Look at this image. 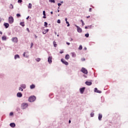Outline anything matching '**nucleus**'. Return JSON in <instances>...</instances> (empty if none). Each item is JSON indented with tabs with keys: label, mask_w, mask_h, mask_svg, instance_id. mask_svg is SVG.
I'll list each match as a JSON object with an SVG mask.
<instances>
[{
	"label": "nucleus",
	"mask_w": 128,
	"mask_h": 128,
	"mask_svg": "<svg viewBox=\"0 0 128 128\" xmlns=\"http://www.w3.org/2000/svg\"><path fill=\"white\" fill-rule=\"evenodd\" d=\"M2 22V18L0 17V22Z\"/></svg>",
	"instance_id": "56"
},
{
	"label": "nucleus",
	"mask_w": 128,
	"mask_h": 128,
	"mask_svg": "<svg viewBox=\"0 0 128 128\" xmlns=\"http://www.w3.org/2000/svg\"><path fill=\"white\" fill-rule=\"evenodd\" d=\"M60 54H64V51H60Z\"/></svg>",
	"instance_id": "47"
},
{
	"label": "nucleus",
	"mask_w": 128,
	"mask_h": 128,
	"mask_svg": "<svg viewBox=\"0 0 128 128\" xmlns=\"http://www.w3.org/2000/svg\"><path fill=\"white\" fill-rule=\"evenodd\" d=\"M26 30H28V32H30V29L28 28H26Z\"/></svg>",
	"instance_id": "42"
},
{
	"label": "nucleus",
	"mask_w": 128,
	"mask_h": 128,
	"mask_svg": "<svg viewBox=\"0 0 128 128\" xmlns=\"http://www.w3.org/2000/svg\"><path fill=\"white\" fill-rule=\"evenodd\" d=\"M36 88L34 84H32L30 86V88H31V90H32V88Z\"/></svg>",
	"instance_id": "19"
},
{
	"label": "nucleus",
	"mask_w": 128,
	"mask_h": 128,
	"mask_svg": "<svg viewBox=\"0 0 128 128\" xmlns=\"http://www.w3.org/2000/svg\"><path fill=\"white\" fill-rule=\"evenodd\" d=\"M30 44H31V48H32V46H34V43L32 42Z\"/></svg>",
	"instance_id": "44"
},
{
	"label": "nucleus",
	"mask_w": 128,
	"mask_h": 128,
	"mask_svg": "<svg viewBox=\"0 0 128 128\" xmlns=\"http://www.w3.org/2000/svg\"><path fill=\"white\" fill-rule=\"evenodd\" d=\"M90 116H91V117L92 118V116H94V114L93 112H92L90 114Z\"/></svg>",
	"instance_id": "35"
},
{
	"label": "nucleus",
	"mask_w": 128,
	"mask_h": 128,
	"mask_svg": "<svg viewBox=\"0 0 128 128\" xmlns=\"http://www.w3.org/2000/svg\"><path fill=\"white\" fill-rule=\"evenodd\" d=\"M21 88H26V84H22L21 85Z\"/></svg>",
	"instance_id": "18"
},
{
	"label": "nucleus",
	"mask_w": 128,
	"mask_h": 128,
	"mask_svg": "<svg viewBox=\"0 0 128 128\" xmlns=\"http://www.w3.org/2000/svg\"><path fill=\"white\" fill-rule=\"evenodd\" d=\"M70 122H71V121H70V120H69V124H70Z\"/></svg>",
	"instance_id": "58"
},
{
	"label": "nucleus",
	"mask_w": 128,
	"mask_h": 128,
	"mask_svg": "<svg viewBox=\"0 0 128 128\" xmlns=\"http://www.w3.org/2000/svg\"><path fill=\"white\" fill-rule=\"evenodd\" d=\"M92 8H90V9H89V12H92Z\"/></svg>",
	"instance_id": "40"
},
{
	"label": "nucleus",
	"mask_w": 128,
	"mask_h": 128,
	"mask_svg": "<svg viewBox=\"0 0 128 128\" xmlns=\"http://www.w3.org/2000/svg\"><path fill=\"white\" fill-rule=\"evenodd\" d=\"M90 18V16H86V18Z\"/></svg>",
	"instance_id": "53"
},
{
	"label": "nucleus",
	"mask_w": 128,
	"mask_h": 128,
	"mask_svg": "<svg viewBox=\"0 0 128 128\" xmlns=\"http://www.w3.org/2000/svg\"><path fill=\"white\" fill-rule=\"evenodd\" d=\"M0 34H2V32L0 31Z\"/></svg>",
	"instance_id": "54"
},
{
	"label": "nucleus",
	"mask_w": 128,
	"mask_h": 128,
	"mask_svg": "<svg viewBox=\"0 0 128 128\" xmlns=\"http://www.w3.org/2000/svg\"><path fill=\"white\" fill-rule=\"evenodd\" d=\"M58 6H62V4H60V3H59V4H58Z\"/></svg>",
	"instance_id": "46"
},
{
	"label": "nucleus",
	"mask_w": 128,
	"mask_h": 128,
	"mask_svg": "<svg viewBox=\"0 0 128 128\" xmlns=\"http://www.w3.org/2000/svg\"><path fill=\"white\" fill-rule=\"evenodd\" d=\"M65 58H66V60H68L70 58V55L69 54H66V56Z\"/></svg>",
	"instance_id": "22"
},
{
	"label": "nucleus",
	"mask_w": 128,
	"mask_h": 128,
	"mask_svg": "<svg viewBox=\"0 0 128 128\" xmlns=\"http://www.w3.org/2000/svg\"><path fill=\"white\" fill-rule=\"evenodd\" d=\"M34 36H35L36 38H38V36H36V35H34Z\"/></svg>",
	"instance_id": "55"
},
{
	"label": "nucleus",
	"mask_w": 128,
	"mask_h": 128,
	"mask_svg": "<svg viewBox=\"0 0 128 128\" xmlns=\"http://www.w3.org/2000/svg\"><path fill=\"white\" fill-rule=\"evenodd\" d=\"M36 100V98L34 96H32L29 97L28 102H34Z\"/></svg>",
	"instance_id": "1"
},
{
	"label": "nucleus",
	"mask_w": 128,
	"mask_h": 128,
	"mask_svg": "<svg viewBox=\"0 0 128 128\" xmlns=\"http://www.w3.org/2000/svg\"><path fill=\"white\" fill-rule=\"evenodd\" d=\"M85 28H86V30H88V26H85Z\"/></svg>",
	"instance_id": "48"
},
{
	"label": "nucleus",
	"mask_w": 128,
	"mask_h": 128,
	"mask_svg": "<svg viewBox=\"0 0 128 128\" xmlns=\"http://www.w3.org/2000/svg\"><path fill=\"white\" fill-rule=\"evenodd\" d=\"M28 104L26 103H23L22 104V108L23 110H24V108H28Z\"/></svg>",
	"instance_id": "2"
},
{
	"label": "nucleus",
	"mask_w": 128,
	"mask_h": 128,
	"mask_svg": "<svg viewBox=\"0 0 128 128\" xmlns=\"http://www.w3.org/2000/svg\"><path fill=\"white\" fill-rule=\"evenodd\" d=\"M46 32H48V29L44 30L42 32L43 34H46Z\"/></svg>",
	"instance_id": "9"
},
{
	"label": "nucleus",
	"mask_w": 128,
	"mask_h": 128,
	"mask_svg": "<svg viewBox=\"0 0 128 128\" xmlns=\"http://www.w3.org/2000/svg\"><path fill=\"white\" fill-rule=\"evenodd\" d=\"M85 36H86V38H88V36H90V34H85Z\"/></svg>",
	"instance_id": "30"
},
{
	"label": "nucleus",
	"mask_w": 128,
	"mask_h": 128,
	"mask_svg": "<svg viewBox=\"0 0 128 128\" xmlns=\"http://www.w3.org/2000/svg\"><path fill=\"white\" fill-rule=\"evenodd\" d=\"M32 4L30 3V4H28V8H32Z\"/></svg>",
	"instance_id": "23"
},
{
	"label": "nucleus",
	"mask_w": 128,
	"mask_h": 128,
	"mask_svg": "<svg viewBox=\"0 0 128 128\" xmlns=\"http://www.w3.org/2000/svg\"><path fill=\"white\" fill-rule=\"evenodd\" d=\"M4 26L6 27V28H8L10 26V24L8 23H4Z\"/></svg>",
	"instance_id": "12"
},
{
	"label": "nucleus",
	"mask_w": 128,
	"mask_h": 128,
	"mask_svg": "<svg viewBox=\"0 0 128 128\" xmlns=\"http://www.w3.org/2000/svg\"><path fill=\"white\" fill-rule=\"evenodd\" d=\"M12 114H14V113L12 112H11L10 113V116H12Z\"/></svg>",
	"instance_id": "45"
},
{
	"label": "nucleus",
	"mask_w": 128,
	"mask_h": 128,
	"mask_svg": "<svg viewBox=\"0 0 128 128\" xmlns=\"http://www.w3.org/2000/svg\"><path fill=\"white\" fill-rule=\"evenodd\" d=\"M64 64L66 66H68V62H64Z\"/></svg>",
	"instance_id": "34"
},
{
	"label": "nucleus",
	"mask_w": 128,
	"mask_h": 128,
	"mask_svg": "<svg viewBox=\"0 0 128 128\" xmlns=\"http://www.w3.org/2000/svg\"><path fill=\"white\" fill-rule=\"evenodd\" d=\"M17 96L18 98H22V93H20V92H18L17 94Z\"/></svg>",
	"instance_id": "11"
},
{
	"label": "nucleus",
	"mask_w": 128,
	"mask_h": 128,
	"mask_svg": "<svg viewBox=\"0 0 128 128\" xmlns=\"http://www.w3.org/2000/svg\"><path fill=\"white\" fill-rule=\"evenodd\" d=\"M26 52H24V56H26Z\"/></svg>",
	"instance_id": "52"
},
{
	"label": "nucleus",
	"mask_w": 128,
	"mask_h": 128,
	"mask_svg": "<svg viewBox=\"0 0 128 128\" xmlns=\"http://www.w3.org/2000/svg\"><path fill=\"white\" fill-rule=\"evenodd\" d=\"M49 2H54H54H55L54 0H49Z\"/></svg>",
	"instance_id": "31"
},
{
	"label": "nucleus",
	"mask_w": 128,
	"mask_h": 128,
	"mask_svg": "<svg viewBox=\"0 0 128 128\" xmlns=\"http://www.w3.org/2000/svg\"><path fill=\"white\" fill-rule=\"evenodd\" d=\"M84 90H86L85 88H82L80 89V94H84Z\"/></svg>",
	"instance_id": "7"
},
{
	"label": "nucleus",
	"mask_w": 128,
	"mask_h": 128,
	"mask_svg": "<svg viewBox=\"0 0 128 128\" xmlns=\"http://www.w3.org/2000/svg\"><path fill=\"white\" fill-rule=\"evenodd\" d=\"M52 58L50 57V56H49L48 58V62H49V64H52Z\"/></svg>",
	"instance_id": "10"
},
{
	"label": "nucleus",
	"mask_w": 128,
	"mask_h": 128,
	"mask_svg": "<svg viewBox=\"0 0 128 128\" xmlns=\"http://www.w3.org/2000/svg\"><path fill=\"white\" fill-rule=\"evenodd\" d=\"M79 50H82V45H80L78 48Z\"/></svg>",
	"instance_id": "28"
},
{
	"label": "nucleus",
	"mask_w": 128,
	"mask_h": 128,
	"mask_svg": "<svg viewBox=\"0 0 128 128\" xmlns=\"http://www.w3.org/2000/svg\"><path fill=\"white\" fill-rule=\"evenodd\" d=\"M102 115L101 114H98V120H102Z\"/></svg>",
	"instance_id": "14"
},
{
	"label": "nucleus",
	"mask_w": 128,
	"mask_h": 128,
	"mask_svg": "<svg viewBox=\"0 0 128 128\" xmlns=\"http://www.w3.org/2000/svg\"><path fill=\"white\" fill-rule=\"evenodd\" d=\"M30 18V16H28L27 18H26V19L28 20V18Z\"/></svg>",
	"instance_id": "59"
},
{
	"label": "nucleus",
	"mask_w": 128,
	"mask_h": 128,
	"mask_svg": "<svg viewBox=\"0 0 128 128\" xmlns=\"http://www.w3.org/2000/svg\"><path fill=\"white\" fill-rule=\"evenodd\" d=\"M14 18L12 16H10L8 18V22L9 24H13L14 23Z\"/></svg>",
	"instance_id": "4"
},
{
	"label": "nucleus",
	"mask_w": 128,
	"mask_h": 128,
	"mask_svg": "<svg viewBox=\"0 0 128 128\" xmlns=\"http://www.w3.org/2000/svg\"><path fill=\"white\" fill-rule=\"evenodd\" d=\"M76 26L77 28V31L78 32L80 33V32H82V30L81 28H80V26H78L76 25Z\"/></svg>",
	"instance_id": "5"
},
{
	"label": "nucleus",
	"mask_w": 128,
	"mask_h": 128,
	"mask_svg": "<svg viewBox=\"0 0 128 128\" xmlns=\"http://www.w3.org/2000/svg\"><path fill=\"white\" fill-rule=\"evenodd\" d=\"M16 16H17V18H20V14H16Z\"/></svg>",
	"instance_id": "36"
},
{
	"label": "nucleus",
	"mask_w": 128,
	"mask_h": 128,
	"mask_svg": "<svg viewBox=\"0 0 128 128\" xmlns=\"http://www.w3.org/2000/svg\"><path fill=\"white\" fill-rule=\"evenodd\" d=\"M81 22L82 23V26H84V21L82 20H81Z\"/></svg>",
	"instance_id": "33"
},
{
	"label": "nucleus",
	"mask_w": 128,
	"mask_h": 128,
	"mask_svg": "<svg viewBox=\"0 0 128 128\" xmlns=\"http://www.w3.org/2000/svg\"><path fill=\"white\" fill-rule=\"evenodd\" d=\"M81 72H83V74H88V70L86 69V68H82L81 69Z\"/></svg>",
	"instance_id": "3"
},
{
	"label": "nucleus",
	"mask_w": 128,
	"mask_h": 128,
	"mask_svg": "<svg viewBox=\"0 0 128 128\" xmlns=\"http://www.w3.org/2000/svg\"><path fill=\"white\" fill-rule=\"evenodd\" d=\"M65 20L66 22V24H68L67 26H70V23L68 22V18H66Z\"/></svg>",
	"instance_id": "16"
},
{
	"label": "nucleus",
	"mask_w": 128,
	"mask_h": 128,
	"mask_svg": "<svg viewBox=\"0 0 128 128\" xmlns=\"http://www.w3.org/2000/svg\"><path fill=\"white\" fill-rule=\"evenodd\" d=\"M66 44H67L68 46H70V42H66Z\"/></svg>",
	"instance_id": "50"
},
{
	"label": "nucleus",
	"mask_w": 128,
	"mask_h": 128,
	"mask_svg": "<svg viewBox=\"0 0 128 128\" xmlns=\"http://www.w3.org/2000/svg\"><path fill=\"white\" fill-rule=\"evenodd\" d=\"M44 26L46 28H48V22H44Z\"/></svg>",
	"instance_id": "25"
},
{
	"label": "nucleus",
	"mask_w": 128,
	"mask_h": 128,
	"mask_svg": "<svg viewBox=\"0 0 128 128\" xmlns=\"http://www.w3.org/2000/svg\"><path fill=\"white\" fill-rule=\"evenodd\" d=\"M43 15L44 16H46V11H43Z\"/></svg>",
	"instance_id": "41"
},
{
	"label": "nucleus",
	"mask_w": 128,
	"mask_h": 128,
	"mask_svg": "<svg viewBox=\"0 0 128 128\" xmlns=\"http://www.w3.org/2000/svg\"><path fill=\"white\" fill-rule=\"evenodd\" d=\"M88 28L89 29L92 28V25L88 26Z\"/></svg>",
	"instance_id": "32"
},
{
	"label": "nucleus",
	"mask_w": 128,
	"mask_h": 128,
	"mask_svg": "<svg viewBox=\"0 0 128 128\" xmlns=\"http://www.w3.org/2000/svg\"><path fill=\"white\" fill-rule=\"evenodd\" d=\"M22 2V0H18V2Z\"/></svg>",
	"instance_id": "43"
},
{
	"label": "nucleus",
	"mask_w": 128,
	"mask_h": 128,
	"mask_svg": "<svg viewBox=\"0 0 128 128\" xmlns=\"http://www.w3.org/2000/svg\"><path fill=\"white\" fill-rule=\"evenodd\" d=\"M16 58H20V56L18 54L14 56V60H16Z\"/></svg>",
	"instance_id": "17"
},
{
	"label": "nucleus",
	"mask_w": 128,
	"mask_h": 128,
	"mask_svg": "<svg viewBox=\"0 0 128 128\" xmlns=\"http://www.w3.org/2000/svg\"><path fill=\"white\" fill-rule=\"evenodd\" d=\"M10 8L12 9L14 8V6H12V4H10Z\"/></svg>",
	"instance_id": "29"
},
{
	"label": "nucleus",
	"mask_w": 128,
	"mask_h": 128,
	"mask_svg": "<svg viewBox=\"0 0 128 128\" xmlns=\"http://www.w3.org/2000/svg\"><path fill=\"white\" fill-rule=\"evenodd\" d=\"M2 38V40H6V36H3Z\"/></svg>",
	"instance_id": "20"
},
{
	"label": "nucleus",
	"mask_w": 128,
	"mask_h": 128,
	"mask_svg": "<svg viewBox=\"0 0 128 128\" xmlns=\"http://www.w3.org/2000/svg\"><path fill=\"white\" fill-rule=\"evenodd\" d=\"M20 26H24V22H21L20 23Z\"/></svg>",
	"instance_id": "24"
},
{
	"label": "nucleus",
	"mask_w": 128,
	"mask_h": 128,
	"mask_svg": "<svg viewBox=\"0 0 128 128\" xmlns=\"http://www.w3.org/2000/svg\"><path fill=\"white\" fill-rule=\"evenodd\" d=\"M12 42H18V38L16 37H14L12 38Z\"/></svg>",
	"instance_id": "6"
},
{
	"label": "nucleus",
	"mask_w": 128,
	"mask_h": 128,
	"mask_svg": "<svg viewBox=\"0 0 128 128\" xmlns=\"http://www.w3.org/2000/svg\"><path fill=\"white\" fill-rule=\"evenodd\" d=\"M72 54L73 58H74L76 56V54H74V52H72Z\"/></svg>",
	"instance_id": "27"
},
{
	"label": "nucleus",
	"mask_w": 128,
	"mask_h": 128,
	"mask_svg": "<svg viewBox=\"0 0 128 128\" xmlns=\"http://www.w3.org/2000/svg\"><path fill=\"white\" fill-rule=\"evenodd\" d=\"M84 50H86V47L84 48Z\"/></svg>",
	"instance_id": "51"
},
{
	"label": "nucleus",
	"mask_w": 128,
	"mask_h": 128,
	"mask_svg": "<svg viewBox=\"0 0 128 128\" xmlns=\"http://www.w3.org/2000/svg\"><path fill=\"white\" fill-rule=\"evenodd\" d=\"M61 62H62V64H64V58L61 59Z\"/></svg>",
	"instance_id": "37"
},
{
	"label": "nucleus",
	"mask_w": 128,
	"mask_h": 128,
	"mask_svg": "<svg viewBox=\"0 0 128 128\" xmlns=\"http://www.w3.org/2000/svg\"><path fill=\"white\" fill-rule=\"evenodd\" d=\"M43 18H46V16H43Z\"/></svg>",
	"instance_id": "49"
},
{
	"label": "nucleus",
	"mask_w": 128,
	"mask_h": 128,
	"mask_svg": "<svg viewBox=\"0 0 128 128\" xmlns=\"http://www.w3.org/2000/svg\"><path fill=\"white\" fill-rule=\"evenodd\" d=\"M53 14L52 12H50V14Z\"/></svg>",
	"instance_id": "57"
},
{
	"label": "nucleus",
	"mask_w": 128,
	"mask_h": 128,
	"mask_svg": "<svg viewBox=\"0 0 128 128\" xmlns=\"http://www.w3.org/2000/svg\"><path fill=\"white\" fill-rule=\"evenodd\" d=\"M19 90H22H22H24L22 89V88L21 87H20V88H19Z\"/></svg>",
	"instance_id": "38"
},
{
	"label": "nucleus",
	"mask_w": 128,
	"mask_h": 128,
	"mask_svg": "<svg viewBox=\"0 0 128 128\" xmlns=\"http://www.w3.org/2000/svg\"><path fill=\"white\" fill-rule=\"evenodd\" d=\"M58 24H60V20H58L57 21Z\"/></svg>",
	"instance_id": "39"
},
{
	"label": "nucleus",
	"mask_w": 128,
	"mask_h": 128,
	"mask_svg": "<svg viewBox=\"0 0 128 128\" xmlns=\"http://www.w3.org/2000/svg\"><path fill=\"white\" fill-rule=\"evenodd\" d=\"M94 92H98V94H102V91L98 90V88H94Z\"/></svg>",
	"instance_id": "8"
},
{
	"label": "nucleus",
	"mask_w": 128,
	"mask_h": 128,
	"mask_svg": "<svg viewBox=\"0 0 128 128\" xmlns=\"http://www.w3.org/2000/svg\"><path fill=\"white\" fill-rule=\"evenodd\" d=\"M53 44H54V48H56V46H58V44H56V42L54 41L53 42Z\"/></svg>",
	"instance_id": "21"
},
{
	"label": "nucleus",
	"mask_w": 128,
	"mask_h": 128,
	"mask_svg": "<svg viewBox=\"0 0 128 128\" xmlns=\"http://www.w3.org/2000/svg\"><path fill=\"white\" fill-rule=\"evenodd\" d=\"M10 126H11V128H14L16 124L14 123H11L10 124Z\"/></svg>",
	"instance_id": "15"
},
{
	"label": "nucleus",
	"mask_w": 128,
	"mask_h": 128,
	"mask_svg": "<svg viewBox=\"0 0 128 128\" xmlns=\"http://www.w3.org/2000/svg\"><path fill=\"white\" fill-rule=\"evenodd\" d=\"M92 82H89L88 81L86 82V84L87 86H92Z\"/></svg>",
	"instance_id": "13"
},
{
	"label": "nucleus",
	"mask_w": 128,
	"mask_h": 128,
	"mask_svg": "<svg viewBox=\"0 0 128 128\" xmlns=\"http://www.w3.org/2000/svg\"><path fill=\"white\" fill-rule=\"evenodd\" d=\"M36 60L37 62H40V58H37L36 59Z\"/></svg>",
	"instance_id": "26"
}]
</instances>
